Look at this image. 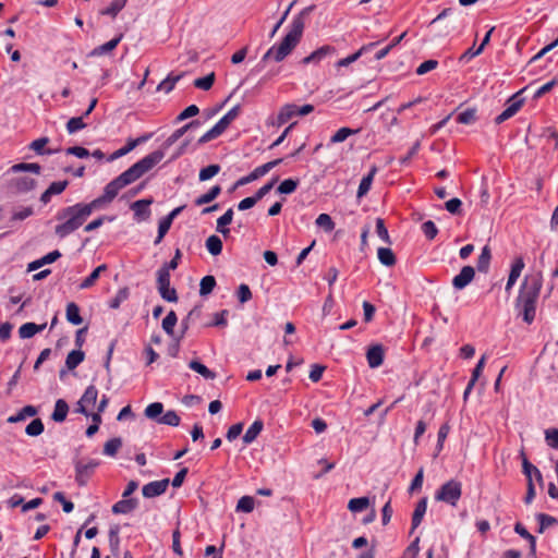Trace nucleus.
<instances>
[{
	"instance_id": "nucleus-1",
	"label": "nucleus",
	"mask_w": 558,
	"mask_h": 558,
	"mask_svg": "<svg viewBox=\"0 0 558 558\" xmlns=\"http://www.w3.org/2000/svg\"><path fill=\"white\" fill-rule=\"evenodd\" d=\"M542 287L543 276L539 271L525 275L520 286L514 301V310L517 316L521 317L527 325H531L535 319Z\"/></svg>"
},
{
	"instance_id": "nucleus-2",
	"label": "nucleus",
	"mask_w": 558,
	"mask_h": 558,
	"mask_svg": "<svg viewBox=\"0 0 558 558\" xmlns=\"http://www.w3.org/2000/svg\"><path fill=\"white\" fill-rule=\"evenodd\" d=\"M96 208L92 203H77L58 210L56 219L60 221L54 227V233L58 238L64 239L80 229L93 214Z\"/></svg>"
},
{
	"instance_id": "nucleus-3",
	"label": "nucleus",
	"mask_w": 558,
	"mask_h": 558,
	"mask_svg": "<svg viewBox=\"0 0 558 558\" xmlns=\"http://www.w3.org/2000/svg\"><path fill=\"white\" fill-rule=\"evenodd\" d=\"M305 23L302 13L294 16L291 24L289 25L288 33L281 43L278 46L275 45L270 47L263 56L262 61H267L269 59H274L276 62L282 61L300 43Z\"/></svg>"
},
{
	"instance_id": "nucleus-4",
	"label": "nucleus",
	"mask_w": 558,
	"mask_h": 558,
	"mask_svg": "<svg viewBox=\"0 0 558 558\" xmlns=\"http://www.w3.org/2000/svg\"><path fill=\"white\" fill-rule=\"evenodd\" d=\"M9 173L17 174L11 178L8 181V190L13 194H25L36 186V180L25 173L20 174L21 172H32L35 175H39L41 172V167L39 163L32 162H21L13 165L9 170Z\"/></svg>"
},
{
	"instance_id": "nucleus-5",
	"label": "nucleus",
	"mask_w": 558,
	"mask_h": 558,
	"mask_svg": "<svg viewBox=\"0 0 558 558\" xmlns=\"http://www.w3.org/2000/svg\"><path fill=\"white\" fill-rule=\"evenodd\" d=\"M163 159L162 150H155L144 158L140 159L133 166H131L128 170L122 172L118 178L120 179L122 185L125 187L126 185L132 184L140 178H142L145 173L150 171L156 165H158Z\"/></svg>"
},
{
	"instance_id": "nucleus-6",
	"label": "nucleus",
	"mask_w": 558,
	"mask_h": 558,
	"mask_svg": "<svg viewBox=\"0 0 558 558\" xmlns=\"http://www.w3.org/2000/svg\"><path fill=\"white\" fill-rule=\"evenodd\" d=\"M462 496V483L457 480L445 482L435 493V500L456 507Z\"/></svg>"
},
{
	"instance_id": "nucleus-7",
	"label": "nucleus",
	"mask_w": 558,
	"mask_h": 558,
	"mask_svg": "<svg viewBox=\"0 0 558 558\" xmlns=\"http://www.w3.org/2000/svg\"><path fill=\"white\" fill-rule=\"evenodd\" d=\"M240 106L231 108L210 130L198 140V144H205L219 137L240 114Z\"/></svg>"
},
{
	"instance_id": "nucleus-8",
	"label": "nucleus",
	"mask_w": 558,
	"mask_h": 558,
	"mask_svg": "<svg viewBox=\"0 0 558 558\" xmlns=\"http://www.w3.org/2000/svg\"><path fill=\"white\" fill-rule=\"evenodd\" d=\"M99 461L89 459L87 461L78 460L75 462V481L78 486H85L94 474Z\"/></svg>"
},
{
	"instance_id": "nucleus-9",
	"label": "nucleus",
	"mask_w": 558,
	"mask_h": 558,
	"mask_svg": "<svg viewBox=\"0 0 558 558\" xmlns=\"http://www.w3.org/2000/svg\"><path fill=\"white\" fill-rule=\"evenodd\" d=\"M453 17V21L450 25L446 26V31L441 32L439 35L445 36L448 35L451 31H456L459 27H463V17L462 13L458 12L457 10L452 8L444 9L432 22L430 25H435L439 23L440 21L447 19V17Z\"/></svg>"
},
{
	"instance_id": "nucleus-10",
	"label": "nucleus",
	"mask_w": 558,
	"mask_h": 558,
	"mask_svg": "<svg viewBox=\"0 0 558 558\" xmlns=\"http://www.w3.org/2000/svg\"><path fill=\"white\" fill-rule=\"evenodd\" d=\"M282 160H283L282 158H278V159L268 161L259 167H256L251 173H248L245 177L240 178L235 183V187L248 184V183L266 175L270 170H272L275 167L279 166L282 162Z\"/></svg>"
},
{
	"instance_id": "nucleus-11",
	"label": "nucleus",
	"mask_w": 558,
	"mask_h": 558,
	"mask_svg": "<svg viewBox=\"0 0 558 558\" xmlns=\"http://www.w3.org/2000/svg\"><path fill=\"white\" fill-rule=\"evenodd\" d=\"M123 187L124 186L120 179L117 177L105 186L104 194L101 196L90 202L92 206L97 209L102 204L111 203Z\"/></svg>"
},
{
	"instance_id": "nucleus-12",
	"label": "nucleus",
	"mask_w": 558,
	"mask_h": 558,
	"mask_svg": "<svg viewBox=\"0 0 558 558\" xmlns=\"http://www.w3.org/2000/svg\"><path fill=\"white\" fill-rule=\"evenodd\" d=\"M98 398V390L94 385H89L77 402L76 412L89 416L88 409L94 408Z\"/></svg>"
},
{
	"instance_id": "nucleus-13",
	"label": "nucleus",
	"mask_w": 558,
	"mask_h": 558,
	"mask_svg": "<svg viewBox=\"0 0 558 558\" xmlns=\"http://www.w3.org/2000/svg\"><path fill=\"white\" fill-rule=\"evenodd\" d=\"M169 483V478L150 482L143 486L142 494L145 498H154L160 496L167 490Z\"/></svg>"
},
{
	"instance_id": "nucleus-14",
	"label": "nucleus",
	"mask_w": 558,
	"mask_h": 558,
	"mask_svg": "<svg viewBox=\"0 0 558 558\" xmlns=\"http://www.w3.org/2000/svg\"><path fill=\"white\" fill-rule=\"evenodd\" d=\"M153 204V198H145L134 202L131 205V209L134 213V219L136 221H144L150 217L149 206Z\"/></svg>"
},
{
	"instance_id": "nucleus-15",
	"label": "nucleus",
	"mask_w": 558,
	"mask_h": 558,
	"mask_svg": "<svg viewBox=\"0 0 558 558\" xmlns=\"http://www.w3.org/2000/svg\"><path fill=\"white\" fill-rule=\"evenodd\" d=\"M199 121H191L183 125L182 128L175 130L161 145L158 150H162L163 154L168 150L174 143H177L190 129L198 126Z\"/></svg>"
},
{
	"instance_id": "nucleus-16",
	"label": "nucleus",
	"mask_w": 558,
	"mask_h": 558,
	"mask_svg": "<svg viewBox=\"0 0 558 558\" xmlns=\"http://www.w3.org/2000/svg\"><path fill=\"white\" fill-rule=\"evenodd\" d=\"M475 276V270L472 266H464L460 272L453 277L452 286L458 289H464L469 283L472 282Z\"/></svg>"
},
{
	"instance_id": "nucleus-17",
	"label": "nucleus",
	"mask_w": 558,
	"mask_h": 558,
	"mask_svg": "<svg viewBox=\"0 0 558 558\" xmlns=\"http://www.w3.org/2000/svg\"><path fill=\"white\" fill-rule=\"evenodd\" d=\"M335 53H336V48L335 47L329 46V45H325V46L318 48L317 50L313 51L310 56L305 57L302 60V63L303 64L318 63L323 59H325L326 57L332 56Z\"/></svg>"
},
{
	"instance_id": "nucleus-18",
	"label": "nucleus",
	"mask_w": 558,
	"mask_h": 558,
	"mask_svg": "<svg viewBox=\"0 0 558 558\" xmlns=\"http://www.w3.org/2000/svg\"><path fill=\"white\" fill-rule=\"evenodd\" d=\"M384 348L380 344L372 345L366 353V360L371 368L379 367L384 362Z\"/></svg>"
},
{
	"instance_id": "nucleus-19",
	"label": "nucleus",
	"mask_w": 558,
	"mask_h": 558,
	"mask_svg": "<svg viewBox=\"0 0 558 558\" xmlns=\"http://www.w3.org/2000/svg\"><path fill=\"white\" fill-rule=\"evenodd\" d=\"M522 105H523L522 99H514V97L512 99H510L508 107L500 114H498L495 118V123L501 124L506 120L513 117L520 110Z\"/></svg>"
},
{
	"instance_id": "nucleus-20",
	"label": "nucleus",
	"mask_w": 558,
	"mask_h": 558,
	"mask_svg": "<svg viewBox=\"0 0 558 558\" xmlns=\"http://www.w3.org/2000/svg\"><path fill=\"white\" fill-rule=\"evenodd\" d=\"M524 268V260L522 257H517L511 266L510 274L508 277V281L506 283V291L509 292L518 278L521 276V272Z\"/></svg>"
},
{
	"instance_id": "nucleus-21",
	"label": "nucleus",
	"mask_w": 558,
	"mask_h": 558,
	"mask_svg": "<svg viewBox=\"0 0 558 558\" xmlns=\"http://www.w3.org/2000/svg\"><path fill=\"white\" fill-rule=\"evenodd\" d=\"M295 116H298V106L294 104H287L280 108L276 124L280 126Z\"/></svg>"
},
{
	"instance_id": "nucleus-22",
	"label": "nucleus",
	"mask_w": 558,
	"mask_h": 558,
	"mask_svg": "<svg viewBox=\"0 0 558 558\" xmlns=\"http://www.w3.org/2000/svg\"><path fill=\"white\" fill-rule=\"evenodd\" d=\"M376 46L375 43H371L368 45L362 46L356 52L348 56L347 58L340 59L337 63V68L348 66L351 63L355 62L361 56H363L366 51L371 50Z\"/></svg>"
},
{
	"instance_id": "nucleus-23",
	"label": "nucleus",
	"mask_w": 558,
	"mask_h": 558,
	"mask_svg": "<svg viewBox=\"0 0 558 558\" xmlns=\"http://www.w3.org/2000/svg\"><path fill=\"white\" fill-rule=\"evenodd\" d=\"M427 510V498H422L414 509V512L412 514V531H414L418 525L421 524L425 513Z\"/></svg>"
},
{
	"instance_id": "nucleus-24",
	"label": "nucleus",
	"mask_w": 558,
	"mask_h": 558,
	"mask_svg": "<svg viewBox=\"0 0 558 558\" xmlns=\"http://www.w3.org/2000/svg\"><path fill=\"white\" fill-rule=\"evenodd\" d=\"M48 143H49L48 137H39L29 144V149L34 150L37 155L57 154L59 151V149L45 148Z\"/></svg>"
},
{
	"instance_id": "nucleus-25",
	"label": "nucleus",
	"mask_w": 558,
	"mask_h": 558,
	"mask_svg": "<svg viewBox=\"0 0 558 558\" xmlns=\"http://www.w3.org/2000/svg\"><path fill=\"white\" fill-rule=\"evenodd\" d=\"M45 328L46 324L37 325L35 323H25L19 328V335L22 339H28L37 332L43 331Z\"/></svg>"
},
{
	"instance_id": "nucleus-26",
	"label": "nucleus",
	"mask_w": 558,
	"mask_h": 558,
	"mask_svg": "<svg viewBox=\"0 0 558 558\" xmlns=\"http://www.w3.org/2000/svg\"><path fill=\"white\" fill-rule=\"evenodd\" d=\"M377 172V168L375 166H373L368 172L367 175H365L361 182H360V185H359V189H357V194L356 196L359 198H362L363 196H365L368 191L371 190V186H372V183H373V180H374V177Z\"/></svg>"
},
{
	"instance_id": "nucleus-27",
	"label": "nucleus",
	"mask_w": 558,
	"mask_h": 558,
	"mask_svg": "<svg viewBox=\"0 0 558 558\" xmlns=\"http://www.w3.org/2000/svg\"><path fill=\"white\" fill-rule=\"evenodd\" d=\"M263 427H264V423L262 420L254 421L252 423V425L245 432V434L243 436V442L246 445L252 444L257 438V436L260 434V432L263 430Z\"/></svg>"
},
{
	"instance_id": "nucleus-28",
	"label": "nucleus",
	"mask_w": 558,
	"mask_h": 558,
	"mask_svg": "<svg viewBox=\"0 0 558 558\" xmlns=\"http://www.w3.org/2000/svg\"><path fill=\"white\" fill-rule=\"evenodd\" d=\"M69 412V405L63 399H58L54 404L53 412L51 414V418L54 422L61 423L66 418Z\"/></svg>"
},
{
	"instance_id": "nucleus-29",
	"label": "nucleus",
	"mask_w": 558,
	"mask_h": 558,
	"mask_svg": "<svg viewBox=\"0 0 558 558\" xmlns=\"http://www.w3.org/2000/svg\"><path fill=\"white\" fill-rule=\"evenodd\" d=\"M37 414V409L34 405H25L16 414L8 417V423H17L26 420L27 417L35 416Z\"/></svg>"
},
{
	"instance_id": "nucleus-30",
	"label": "nucleus",
	"mask_w": 558,
	"mask_h": 558,
	"mask_svg": "<svg viewBox=\"0 0 558 558\" xmlns=\"http://www.w3.org/2000/svg\"><path fill=\"white\" fill-rule=\"evenodd\" d=\"M221 193V186L220 185H214L211 186L208 192L205 194L199 195L195 201L196 206H202L205 204H209L214 199H216Z\"/></svg>"
},
{
	"instance_id": "nucleus-31",
	"label": "nucleus",
	"mask_w": 558,
	"mask_h": 558,
	"mask_svg": "<svg viewBox=\"0 0 558 558\" xmlns=\"http://www.w3.org/2000/svg\"><path fill=\"white\" fill-rule=\"evenodd\" d=\"M233 219V209L229 208L222 216L217 219V231L223 234L225 236L229 235L230 229L227 228L228 225L232 222Z\"/></svg>"
},
{
	"instance_id": "nucleus-32",
	"label": "nucleus",
	"mask_w": 558,
	"mask_h": 558,
	"mask_svg": "<svg viewBox=\"0 0 558 558\" xmlns=\"http://www.w3.org/2000/svg\"><path fill=\"white\" fill-rule=\"evenodd\" d=\"M137 507V500L136 499H122L118 502H116L113 506H112V512L113 513H129L131 511H133L135 508Z\"/></svg>"
},
{
	"instance_id": "nucleus-33",
	"label": "nucleus",
	"mask_w": 558,
	"mask_h": 558,
	"mask_svg": "<svg viewBox=\"0 0 558 558\" xmlns=\"http://www.w3.org/2000/svg\"><path fill=\"white\" fill-rule=\"evenodd\" d=\"M490 259H492V251H490V247L488 245H485L483 248H482V252L477 258V270L480 272H487L488 269H489V265H490Z\"/></svg>"
},
{
	"instance_id": "nucleus-34",
	"label": "nucleus",
	"mask_w": 558,
	"mask_h": 558,
	"mask_svg": "<svg viewBox=\"0 0 558 558\" xmlns=\"http://www.w3.org/2000/svg\"><path fill=\"white\" fill-rule=\"evenodd\" d=\"M514 532L518 533L521 537L525 538L529 542V544H530V553L532 555H535V553H536V539H535V537L520 522H517L514 524Z\"/></svg>"
},
{
	"instance_id": "nucleus-35",
	"label": "nucleus",
	"mask_w": 558,
	"mask_h": 558,
	"mask_svg": "<svg viewBox=\"0 0 558 558\" xmlns=\"http://www.w3.org/2000/svg\"><path fill=\"white\" fill-rule=\"evenodd\" d=\"M66 320L72 325H81L83 323V318L80 315V307L76 303L70 302L66 305Z\"/></svg>"
},
{
	"instance_id": "nucleus-36",
	"label": "nucleus",
	"mask_w": 558,
	"mask_h": 558,
	"mask_svg": "<svg viewBox=\"0 0 558 558\" xmlns=\"http://www.w3.org/2000/svg\"><path fill=\"white\" fill-rule=\"evenodd\" d=\"M85 354L81 350H72L65 360V366L69 371H73L83 361H84Z\"/></svg>"
},
{
	"instance_id": "nucleus-37",
	"label": "nucleus",
	"mask_w": 558,
	"mask_h": 558,
	"mask_svg": "<svg viewBox=\"0 0 558 558\" xmlns=\"http://www.w3.org/2000/svg\"><path fill=\"white\" fill-rule=\"evenodd\" d=\"M107 269V265L102 264L96 267L89 276H87L80 284V289H88L95 284L100 274Z\"/></svg>"
},
{
	"instance_id": "nucleus-38",
	"label": "nucleus",
	"mask_w": 558,
	"mask_h": 558,
	"mask_svg": "<svg viewBox=\"0 0 558 558\" xmlns=\"http://www.w3.org/2000/svg\"><path fill=\"white\" fill-rule=\"evenodd\" d=\"M189 367L193 369L194 372L202 375L205 379H215L216 374L210 371L207 366H205L203 363L193 360L189 363Z\"/></svg>"
},
{
	"instance_id": "nucleus-39",
	"label": "nucleus",
	"mask_w": 558,
	"mask_h": 558,
	"mask_svg": "<svg viewBox=\"0 0 558 558\" xmlns=\"http://www.w3.org/2000/svg\"><path fill=\"white\" fill-rule=\"evenodd\" d=\"M377 257L379 262L387 267H391L396 264V256L388 247H379L377 251Z\"/></svg>"
},
{
	"instance_id": "nucleus-40",
	"label": "nucleus",
	"mask_w": 558,
	"mask_h": 558,
	"mask_svg": "<svg viewBox=\"0 0 558 558\" xmlns=\"http://www.w3.org/2000/svg\"><path fill=\"white\" fill-rule=\"evenodd\" d=\"M205 245L208 252L214 256H217L222 252V241L218 235L213 234L208 236Z\"/></svg>"
},
{
	"instance_id": "nucleus-41",
	"label": "nucleus",
	"mask_w": 558,
	"mask_h": 558,
	"mask_svg": "<svg viewBox=\"0 0 558 558\" xmlns=\"http://www.w3.org/2000/svg\"><path fill=\"white\" fill-rule=\"evenodd\" d=\"M182 77L181 74L179 75H173V74H169L163 81H161L159 83V85L157 86V90L158 92H163L166 94L170 93L175 84L179 82V80Z\"/></svg>"
},
{
	"instance_id": "nucleus-42",
	"label": "nucleus",
	"mask_w": 558,
	"mask_h": 558,
	"mask_svg": "<svg viewBox=\"0 0 558 558\" xmlns=\"http://www.w3.org/2000/svg\"><path fill=\"white\" fill-rule=\"evenodd\" d=\"M477 110L475 108H468L457 116V122L460 124H473L477 120Z\"/></svg>"
},
{
	"instance_id": "nucleus-43",
	"label": "nucleus",
	"mask_w": 558,
	"mask_h": 558,
	"mask_svg": "<svg viewBox=\"0 0 558 558\" xmlns=\"http://www.w3.org/2000/svg\"><path fill=\"white\" fill-rule=\"evenodd\" d=\"M163 412V404L161 402H153L148 404L145 409V416L149 420H154L157 422L159 417H161Z\"/></svg>"
},
{
	"instance_id": "nucleus-44",
	"label": "nucleus",
	"mask_w": 558,
	"mask_h": 558,
	"mask_svg": "<svg viewBox=\"0 0 558 558\" xmlns=\"http://www.w3.org/2000/svg\"><path fill=\"white\" fill-rule=\"evenodd\" d=\"M215 287H216L215 277L210 276V275L205 276L202 278L201 283H199V294L202 296H206L213 292Z\"/></svg>"
},
{
	"instance_id": "nucleus-45",
	"label": "nucleus",
	"mask_w": 558,
	"mask_h": 558,
	"mask_svg": "<svg viewBox=\"0 0 558 558\" xmlns=\"http://www.w3.org/2000/svg\"><path fill=\"white\" fill-rule=\"evenodd\" d=\"M369 506L368 497L352 498L349 500L348 509L352 512H361Z\"/></svg>"
},
{
	"instance_id": "nucleus-46",
	"label": "nucleus",
	"mask_w": 558,
	"mask_h": 558,
	"mask_svg": "<svg viewBox=\"0 0 558 558\" xmlns=\"http://www.w3.org/2000/svg\"><path fill=\"white\" fill-rule=\"evenodd\" d=\"M34 215L33 206H24L13 209L11 221H23Z\"/></svg>"
},
{
	"instance_id": "nucleus-47",
	"label": "nucleus",
	"mask_w": 558,
	"mask_h": 558,
	"mask_svg": "<svg viewBox=\"0 0 558 558\" xmlns=\"http://www.w3.org/2000/svg\"><path fill=\"white\" fill-rule=\"evenodd\" d=\"M180 422V416L173 410L167 411L161 417L157 420V423L159 424H165L173 427L179 426Z\"/></svg>"
},
{
	"instance_id": "nucleus-48",
	"label": "nucleus",
	"mask_w": 558,
	"mask_h": 558,
	"mask_svg": "<svg viewBox=\"0 0 558 558\" xmlns=\"http://www.w3.org/2000/svg\"><path fill=\"white\" fill-rule=\"evenodd\" d=\"M122 447V440L119 437L109 439L104 446V454L114 457Z\"/></svg>"
},
{
	"instance_id": "nucleus-49",
	"label": "nucleus",
	"mask_w": 558,
	"mask_h": 558,
	"mask_svg": "<svg viewBox=\"0 0 558 558\" xmlns=\"http://www.w3.org/2000/svg\"><path fill=\"white\" fill-rule=\"evenodd\" d=\"M178 323V317L174 311H170L162 319V329L169 336H173L174 326Z\"/></svg>"
},
{
	"instance_id": "nucleus-50",
	"label": "nucleus",
	"mask_w": 558,
	"mask_h": 558,
	"mask_svg": "<svg viewBox=\"0 0 558 558\" xmlns=\"http://www.w3.org/2000/svg\"><path fill=\"white\" fill-rule=\"evenodd\" d=\"M128 0H113L109 7L101 11L102 15L116 17L118 13L125 7Z\"/></svg>"
},
{
	"instance_id": "nucleus-51",
	"label": "nucleus",
	"mask_w": 558,
	"mask_h": 558,
	"mask_svg": "<svg viewBox=\"0 0 558 558\" xmlns=\"http://www.w3.org/2000/svg\"><path fill=\"white\" fill-rule=\"evenodd\" d=\"M83 116L81 117H73L71 118L66 123V131L69 134H74L83 129L86 128V123L84 122Z\"/></svg>"
},
{
	"instance_id": "nucleus-52",
	"label": "nucleus",
	"mask_w": 558,
	"mask_h": 558,
	"mask_svg": "<svg viewBox=\"0 0 558 558\" xmlns=\"http://www.w3.org/2000/svg\"><path fill=\"white\" fill-rule=\"evenodd\" d=\"M221 168L219 165H209L203 169H201L198 173L199 181L204 182L207 180H210L215 175H217L220 172Z\"/></svg>"
},
{
	"instance_id": "nucleus-53",
	"label": "nucleus",
	"mask_w": 558,
	"mask_h": 558,
	"mask_svg": "<svg viewBox=\"0 0 558 558\" xmlns=\"http://www.w3.org/2000/svg\"><path fill=\"white\" fill-rule=\"evenodd\" d=\"M45 425L40 418L33 420L25 428L28 436L36 437L43 434Z\"/></svg>"
},
{
	"instance_id": "nucleus-54",
	"label": "nucleus",
	"mask_w": 558,
	"mask_h": 558,
	"mask_svg": "<svg viewBox=\"0 0 558 558\" xmlns=\"http://www.w3.org/2000/svg\"><path fill=\"white\" fill-rule=\"evenodd\" d=\"M157 290L160 296L167 302H177L178 294L174 288H171L170 284L157 287Z\"/></svg>"
},
{
	"instance_id": "nucleus-55",
	"label": "nucleus",
	"mask_w": 558,
	"mask_h": 558,
	"mask_svg": "<svg viewBox=\"0 0 558 558\" xmlns=\"http://www.w3.org/2000/svg\"><path fill=\"white\" fill-rule=\"evenodd\" d=\"M299 185L298 179H286L277 187V192L280 194H291Z\"/></svg>"
},
{
	"instance_id": "nucleus-56",
	"label": "nucleus",
	"mask_w": 558,
	"mask_h": 558,
	"mask_svg": "<svg viewBox=\"0 0 558 558\" xmlns=\"http://www.w3.org/2000/svg\"><path fill=\"white\" fill-rule=\"evenodd\" d=\"M538 522H539V527H538V533H543L547 527L549 526H553L555 524L558 523L557 519L549 515V514H546V513H538L536 515Z\"/></svg>"
},
{
	"instance_id": "nucleus-57",
	"label": "nucleus",
	"mask_w": 558,
	"mask_h": 558,
	"mask_svg": "<svg viewBox=\"0 0 558 558\" xmlns=\"http://www.w3.org/2000/svg\"><path fill=\"white\" fill-rule=\"evenodd\" d=\"M121 39H122V35L112 38L108 43H106V44L99 46L98 48H96L93 51V54H104V53L110 52L111 50H113L119 45Z\"/></svg>"
},
{
	"instance_id": "nucleus-58",
	"label": "nucleus",
	"mask_w": 558,
	"mask_h": 558,
	"mask_svg": "<svg viewBox=\"0 0 558 558\" xmlns=\"http://www.w3.org/2000/svg\"><path fill=\"white\" fill-rule=\"evenodd\" d=\"M255 501L251 496H243L239 499L236 505V511L252 512L254 510Z\"/></svg>"
},
{
	"instance_id": "nucleus-59",
	"label": "nucleus",
	"mask_w": 558,
	"mask_h": 558,
	"mask_svg": "<svg viewBox=\"0 0 558 558\" xmlns=\"http://www.w3.org/2000/svg\"><path fill=\"white\" fill-rule=\"evenodd\" d=\"M316 225L323 228L326 232H331L335 229V222L328 214H320L316 218Z\"/></svg>"
},
{
	"instance_id": "nucleus-60",
	"label": "nucleus",
	"mask_w": 558,
	"mask_h": 558,
	"mask_svg": "<svg viewBox=\"0 0 558 558\" xmlns=\"http://www.w3.org/2000/svg\"><path fill=\"white\" fill-rule=\"evenodd\" d=\"M214 82H215V73L211 72L204 77L196 78L194 81V86L199 89H203V90H208L214 85Z\"/></svg>"
},
{
	"instance_id": "nucleus-61",
	"label": "nucleus",
	"mask_w": 558,
	"mask_h": 558,
	"mask_svg": "<svg viewBox=\"0 0 558 558\" xmlns=\"http://www.w3.org/2000/svg\"><path fill=\"white\" fill-rule=\"evenodd\" d=\"M356 132V130H352L350 128H341L331 136L330 142L333 144L341 143L345 141L350 135H353Z\"/></svg>"
},
{
	"instance_id": "nucleus-62",
	"label": "nucleus",
	"mask_w": 558,
	"mask_h": 558,
	"mask_svg": "<svg viewBox=\"0 0 558 558\" xmlns=\"http://www.w3.org/2000/svg\"><path fill=\"white\" fill-rule=\"evenodd\" d=\"M151 137V133L144 134L137 138H129L126 144L122 147L123 150H125V154H129L132 151L136 146H138L142 143L147 142Z\"/></svg>"
},
{
	"instance_id": "nucleus-63",
	"label": "nucleus",
	"mask_w": 558,
	"mask_h": 558,
	"mask_svg": "<svg viewBox=\"0 0 558 558\" xmlns=\"http://www.w3.org/2000/svg\"><path fill=\"white\" fill-rule=\"evenodd\" d=\"M422 231L428 240H434L438 233V229L432 220H427L422 225Z\"/></svg>"
},
{
	"instance_id": "nucleus-64",
	"label": "nucleus",
	"mask_w": 558,
	"mask_h": 558,
	"mask_svg": "<svg viewBox=\"0 0 558 558\" xmlns=\"http://www.w3.org/2000/svg\"><path fill=\"white\" fill-rule=\"evenodd\" d=\"M545 439L547 445L554 449H558V428H548L545 430Z\"/></svg>"
}]
</instances>
